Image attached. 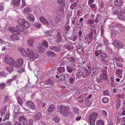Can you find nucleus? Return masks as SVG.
I'll use <instances>...</instances> for the list:
<instances>
[{"label": "nucleus", "mask_w": 125, "mask_h": 125, "mask_svg": "<svg viewBox=\"0 0 125 125\" xmlns=\"http://www.w3.org/2000/svg\"><path fill=\"white\" fill-rule=\"evenodd\" d=\"M6 109L7 106L5 105L2 109L1 113V115L2 116L4 114L6 111Z\"/></svg>", "instance_id": "nucleus-34"}, {"label": "nucleus", "mask_w": 125, "mask_h": 125, "mask_svg": "<svg viewBox=\"0 0 125 125\" xmlns=\"http://www.w3.org/2000/svg\"><path fill=\"white\" fill-rule=\"evenodd\" d=\"M101 57L103 59H105L106 57V55L105 53H103L101 54Z\"/></svg>", "instance_id": "nucleus-56"}, {"label": "nucleus", "mask_w": 125, "mask_h": 125, "mask_svg": "<svg viewBox=\"0 0 125 125\" xmlns=\"http://www.w3.org/2000/svg\"><path fill=\"white\" fill-rule=\"evenodd\" d=\"M116 64L117 66L119 67H122L123 66V65L122 64L119 62H118L116 63Z\"/></svg>", "instance_id": "nucleus-63"}, {"label": "nucleus", "mask_w": 125, "mask_h": 125, "mask_svg": "<svg viewBox=\"0 0 125 125\" xmlns=\"http://www.w3.org/2000/svg\"><path fill=\"white\" fill-rule=\"evenodd\" d=\"M6 69L9 72H11L13 70V68L10 67L6 68Z\"/></svg>", "instance_id": "nucleus-52"}, {"label": "nucleus", "mask_w": 125, "mask_h": 125, "mask_svg": "<svg viewBox=\"0 0 125 125\" xmlns=\"http://www.w3.org/2000/svg\"><path fill=\"white\" fill-rule=\"evenodd\" d=\"M50 49L56 52H59L60 50V47L58 46H51L50 47Z\"/></svg>", "instance_id": "nucleus-12"}, {"label": "nucleus", "mask_w": 125, "mask_h": 125, "mask_svg": "<svg viewBox=\"0 0 125 125\" xmlns=\"http://www.w3.org/2000/svg\"><path fill=\"white\" fill-rule=\"evenodd\" d=\"M97 116V114L95 113H92L90 115L89 119L91 125H95V121Z\"/></svg>", "instance_id": "nucleus-3"}, {"label": "nucleus", "mask_w": 125, "mask_h": 125, "mask_svg": "<svg viewBox=\"0 0 125 125\" xmlns=\"http://www.w3.org/2000/svg\"><path fill=\"white\" fill-rule=\"evenodd\" d=\"M102 44L100 43L98 44L97 46L96 49L97 50H102L101 48H102Z\"/></svg>", "instance_id": "nucleus-49"}, {"label": "nucleus", "mask_w": 125, "mask_h": 125, "mask_svg": "<svg viewBox=\"0 0 125 125\" xmlns=\"http://www.w3.org/2000/svg\"><path fill=\"white\" fill-rule=\"evenodd\" d=\"M30 58H32V59H35L39 57V55L38 54L36 53H34L33 52V54L32 55H30Z\"/></svg>", "instance_id": "nucleus-29"}, {"label": "nucleus", "mask_w": 125, "mask_h": 125, "mask_svg": "<svg viewBox=\"0 0 125 125\" xmlns=\"http://www.w3.org/2000/svg\"><path fill=\"white\" fill-rule=\"evenodd\" d=\"M117 17L120 20H123L125 19V16L122 14H118Z\"/></svg>", "instance_id": "nucleus-30"}, {"label": "nucleus", "mask_w": 125, "mask_h": 125, "mask_svg": "<svg viewBox=\"0 0 125 125\" xmlns=\"http://www.w3.org/2000/svg\"><path fill=\"white\" fill-rule=\"evenodd\" d=\"M27 19L29 21L33 22L35 20V18L34 16L32 14H28L27 17Z\"/></svg>", "instance_id": "nucleus-13"}, {"label": "nucleus", "mask_w": 125, "mask_h": 125, "mask_svg": "<svg viewBox=\"0 0 125 125\" xmlns=\"http://www.w3.org/2000/svg\"><path fill=\"white\" fill-rule=\"evenodd\" d=\"M37 50L38 52L40 53H42L44 51V49L40 45H38L37 46Z\"/></svg>", "instance_id": "nucleus-19"}, {"label": "nucleus", "mask_w": 125, "mask_h": 125, "mask_svg": "<svg viewBox=\"0 0 125 125\" xmlns=\"http://www.w3.org/2000/svg\"><path fill=\"white\" fill-rule=\"evenodd\" d=\"M61 20V17L59 16L57 17L55 20V21L56 22H59Z\"/></svg>", "instance_id": "nucleus-54"}, {"label": "nucleus", "mask_w": 125, "mask_h": 125, "mask_svg": "<svg viewBox=\"0 0 125 125\" xmlns=\"http://www.w3.org/2000/svg\"><path fill=\"white\" fill-rule=\"evenodd\" d=\"M73 113L75 114H78L79 113V109L76 106L73 107Z\"/></svg>", "instance_id": "nucleus-27"}, {"label": "nucleus", "mask_w": 125, "mask_h": 125, "mask_svg": "<svg viewBox=\"0 0 125 125\" xmlns=\"http://www.w3.org/2000/svg\"><path fill=\"white\" fill-rule=\"evenodd\" d=\"M24 10L26 12H30L31 11L29 7H26L24 9Z\"/></svg>", "instance_id": "nucleus-53"}, {"label": "nucleus", "mask_w": 125, "mask_h": 125, "mask_svg": "<svg viewBox=\"0 0 125 125\" xmlns=\"http://www.w3.org/2000/svg\"><path fill=\"white\" fill-rule=\"evenodd\" d=\"M51 81V80L49 79L48 81L47 82H45V84H48L49 85L51 86H53V83L52 82H50V81Z\"/></svg>", "instance_id": "nucleus-44"}, {"label": "nucleus", "mask_w": 125, "mask_h": 125, "mask_svg": "<svg viewBox=\"0 0 125 125\" xmlns=\"http://www.w3.org/2000/svg\"><path fill=\"white\" fill-rule=\"evenodd\" d=\"M108 100H109L108 98L104 97L102 101L104 103H106L108 102Z\"/></svg>", "instance_id": "nucleus-45"}, {"label": "nucleus", "mask_w": 125, "mask_h": 125, "mask_svg": "<svg viewBox=\"0 0 125 125\" xmlns=\"http://www.w3.org/2000/svg\"><path fill=\"white\" fill-rule=\"evenodd\" d=\"M21 0H13V3L14 6L17 7L19 4Z\"/></svg>", "instance_id": "nucleus-24"}, {"label": "nucleus", "mask_w": 125, "mask_h": 125, "mask_svg": "<svg viewBox=\"0 0 125 125\" xmlns=\"http://www.w3.org/2000/svg\"><path fill=\"white\" fill-rule=\"evenodd\" d=\"M42 117V115L41 113L40 112L37 113L36 115L33 116L34 119L36 120H39Z\"/></svg>", "instance_id": "nucleus-15"}, {"label": "nucleus", "mask_w": 125, "mask_h": 125, "mask_svg": "<svg viewBox=\"0 0 125 125\" xmlns=\"http://www.w3.org/2000/svg\"><path fill=\"white\" fill-rule=\"evenodd\" d=\"M102 113L105 116H107V114L105 110H103L102 112Z\"/></svg>", "instance_id": "nucleus-60"}, {"label": "nucleus", "mask_w": 125, "mask_h": 125, "mask_svg": "<svg viewBox=\"0 0 125 125\" xmlns=\"http://www.w3.org/2000/svg\"><path fill=\"white\" fill-rule=\"evenodd\" d=\"M85 102L86 105L87 106H89L90 104V102L89 100L87 98H86L85 99Z\"/></svg>", "instance_id": "nucleus-43"}, {"label": "nucleus", "mask_w": 125, "mask_h": 125, "mask_svg": "<svg viewBox=\"0 0 125 125\" xmlns=\"http://www.w3.org/2000/svg\"><path fill=\"white\" fill-rule=\"evenodd\" d=\"M42 46L46 48L48 47V43L46 41L44 40L42 43Z\"/></svg>", "instance_id": "nucleus-33"}, {"label": "nucleus", "mask_w": 125, "mask_h": 125, "mask_svg": "<svg viewBox=\"0 0 125 125\" xmlns=\"http://www.w3.org/2000/svg\"><path fill=\"white\" fill-rule=\"evenodd\" d=\"M52 120L58 123L60 120V118L58 117H54L52 119Z\"/></svg>", "instance_id": "nucleus-41"}, {"label": "nucleus", "mask_w": 125, "mask_h": 125, "mask_svg": "<svg viewBox=\"0 0 125 125\" xmlns=\"http://www.w3.org/2000/svg\"><path fill=\"white\" fill-rule=\"evenodd\" d=\"M33 25L35 28H38L41 26V24L39 21H37L35 22Z\"/></svg>", "instance_id": "nucleus-31"}, {"label": "nucleus", "mask_w": 125, "mask_h": 125, "mask_svg": "<svg viewBox=\"0 0 125 125\" xmlns=\"http://www.w3.org/2000/svg\"><path fill=\"white\" fill-rule=\"evenodd\" d=\"M55 106L54 105L51 104L48 108L47 110L49 113H52L55 110Z\"/></svg>", "instance_id": "nucleus-14"}, {"label": "nucleus", "mask_w": 125, "mask_h": 125, "mask_svg": "<svg viewBox=\"0 0 125 125\" xmlns=\"http://www.w3.org/2000/svg\"><path fill=\"white\" fill-rule=\"evenodd\" d=\"M34 42V41L33 39H29L27 41V43L29 45L32 46H33V44Z\"/></svg>", "instance_id": "nucleus-25"}, {"label": "nucleus", "mask_w": 125, "mask_h": 125, "mask_svg": "<svg viewBox=\"0 0 125 125\" xmlns=\"http://www.w3.org/2000/svg\"><path fill=\"white\" fill-rule=\"evenodd\" d=\"M122 72V70L121 69H117L115 72V73L116 74L120 75Z\"/></svg>", "instance_id": "nucleus-47"}, {"label": "nucleus", "mask_w": 125, "mask_h": 125, "mask_svg": "<svg viewBox=\"0 0 125 125\" xmlns=\"http://www.w3.org/2000/svg\"><path fill=\"white\" fill-rule=\"evenodd\" d=\"M63 10L64 9L63 7L58 6L55 8V12L56 14L60 15L63 13Z\"/></svg>", "instance_id": "nucleus-7"}, {"label": "nucleus", "mask_w": 125, "mask_h": 125, "mask_svg": "<svg viewBox=\"0 0 125 125\" xmlns=\"http://www.w3.org/2000/svg\"><path fill=\"white\" fill-rule=\"evenodd\" d=\"M56 36L57 38H61V35L60 34L59 32H58L56 35Z\"/></svg>", "instance_id": "nucleus-64"}, {"label": "nucleus", "mask_w": 125, "mask_h": 125, "mask_svg": "<svg viewBox=\"0 0 125 125\" xmlns=\"http://www.w3.org/2000/svg\"><path fill=\"white\" fill-rule=\"evenodd\" d=\"M33 54V51L30 48H28L27 49V51H26L25 53L24 54V55L25 56L30 58V55H32Z\"/></svg>", "instance_id": "nucleus-9"}, {"label": "nucleus", "mask_w": 125, "mask_h": 125, "mask_svg": "<svg viewBox=\"0 0 125 125\" xmlns=\"http://www.w3.org/2000/svg\"><path fill=\"white\" fill-rule=\"evenodd\" d=\"M5 85L4 83L1 84L0 85V88L1 89H3L4 88Z\"/></svg>", "instance_id": "nucleus-58"}, {"label": "nucleus", "mask_w": 125, "mask_h": 125, "mask_svg": "<svg viewBox=\"0 0 125 125\" xmlns=\"http://www.w3.org/2000/svg\"><path fill=\"white\" fill-rule=\"evenodd\" d=\"M114 26L115 27H117L118 28H120L121 26V24L119 23L118 22L115 23Z\"/></svg>", "instance_id": "nucleus-42"}, {"label": "nucleus", "mask_w": 125, "mask_h": 125, "mask_svg": "<svg viewBox=\"0 0 125 125\" xmlns=\"http://www.w3.org/2000/svg\"><path fill=\"white\" fill-rule=\"evenodd\" d=\"M18 50L20 52L22 53L24 56V54L25 53L26 51L24 50L23 48H20L18 49Z\"/></svg>", "instance_id": "nucleus-36"}, {"label": "nucleus", "mask_w": 125, "mask_h": 125, "mask_svg": "<svg viewBox=\"0 0 125 125\" xmlns=\"http://www.w3.org/2000/svg\"><path fill=\"white\" fill-rule=\"evenodd\" d=\"M57 3L59 5L62 6V7L65 6L64 1L63 0H57Z\"/></svg>", "instance_id": "nucleus-18"}, {"label": "nucleus", "mask_w": 125, "mask_h": 125, "mask_svg": "<svg viewBox=\"0 0 125 125\" xmlns=\"http://www.w3.org/2000/svg\"><path fill=\"white\" fill-rule=\"evenodd\" d=\"M123 2V0H115L114 1V3L116 5L119 6L122 5Z\"/></svg>", "instance_id": "nucleus-16"}, {"label": "nucleus", "mask_w": 125, "mask_h": 125, "mask_svg": "<svg viewBox=\"0 0 125 125\" xmlns=\"http://www.w3.org/2000/svg\"><path fill=\"white\" fill-rule=\"evenodd\" d=\"M22 25H23L24 27L26 29L28 28L31 25L29 22L28 21L26 22L25 21H24Z\"/></svg>", "instance_id": "nucleus-17"}, {"label": "nucleus", "mask_w": 125, "mask_h": 125, "mask_svg": "<svg viewBox=\"0 0 125 125\" xmlns=\"http://www.w3.org/2000/svg\"><path fill=\"white\" fill-rule=\"evenodd\" d=\"M18 119L21 125H27L28 122L27 119L24 116L21 115L18 117Z\"/></svg>", "instance_id": "nucleus-4"}, {"label": "nucleus", "mask_w": 125, "mask_h": 125, "mask_svg": "<svg viewBox=\"0 0 125 125\" xmlns=\"http://www.w3.org/2000/svg\"><path fill=\"white\" fill-rule=\"evenodd\" d=\"M40 19L41 22L45 24L49 25L50 24V23L49 21L43 17H41L40 18Z\"/></svg>", "instance_id": "nucleus-11"}, {"label": "nucleus", "mask_w": 125, "mask_h": 125, "mask_svg": "<svg viewBox=\"0 0 125 125\" xmlns=\"http://www.w3.org/2000/svg\"><path fill=\"white\" fill-rule=\"evenodd\" d=\"M67 70L69 73H71L73 71L72 69H71V68L68 66H67L66 68Z\"/></svg>", "instance_id": "nucleus-51"}, {"label": "nucleus", "mask_w": 125, "mask_h": 125, "mask_svg": "<svg viewBox=\"0 0 125 125\" xmlns=\"http://www.w3.org/2000/svg\"><path fill=\"white\" fill-rule=\"evenodd\" d=\"M112 44L118 48H122L123 46V44L122 43L116 40H114Z\"/></svg>", "instance_id": "nucleus-8"}, {"label": "nucleus", "mask_w": 125, "mask_h": 125, "mask_svg": "<svg viewBox=\"0 0 125 125\" xmlns=\"http://www.w3.org/2000/svg\"><path fill=\"white\" fill-rule=\"evenodd\" d=\"M4 61L6 63L10 64L11 67H13L15 60L10 56L6 55L4 58Z\"/></svg>", "instance_id": "nucleus-2"}, {"label": "nucleus", "mask_w": 125, "mask_h": 125, "mask_svg": "<svg viewBox=\"0 0 125 125\" xmlns=\"http://www.w3.org/2000/svg\"><path fill=\"white\" fill-rule=\"evenodd\" d=\"M10 30L11 31L13 32V33H16L17 34L19 33L17 32L16 27V28L14 27H11L10 29Z\"/></svg>", "instance_id": "nucleus-32"}, {"label": "nucleus", "mask_w": 125, "mask_h": 125, "mask_svg": "<svg viewBox=\"0 0 125 125\" xmlns=\"http://www.w3.org/2000/svg\"><path fill=\"white\" fill-rule=\"evenodd\" d=\"M25 105L30 109L34 110L35 109V105L34 103L31 101H26L25 104Z\"/></svg>", "instance_id": "nucleus-5"}, {"label": "nucleus", "mask_w": 125, "mask_h": 125, "mask_svg": "<svg viewBox=\"0 0 125 125\" xmlns=\"http://www.w3.org/2000/svg\"><path fill=\"white\" fill-rule=\"evenodd\" d=\"M107 78V73H101L100 76V78Z\"/></svg>", "instance_id": "nucleus-28"}, {"label": "nucleus", "mask_w": 125, "mask_h": 125, "mask_svg": "<svg viewBox=\"0 0 125 125\" xmlns=\"http://www.w3.org/2000/svg\"><path fill=\"white\" fill-rule=\"evenodd\" d=\"M97 69L96 68H94L92 69L90 71V73H92L93 74H94L95 73Z\"/></svg>", "instance_id": "nucleus-37"}, {"label": "nucleus", "mask_w": 125, "mask_h": 125, "mask_svg": "<svg viewBox=\"0 0 125 125\" xmlns=\"http://www.w3.org/2000/svg\"><path fill=\"white\" fill-rule=\"evenodd\" d=\"M94 21L93 20H89L88 21V23L87 24L88 25L89 24H93L94 23Z\"/></svg>", "instance_id": "nucleus-55"}, {"label": "nucleus", "mask_w": 125, "mask_h": 125, "mask_svg": "<svg viewBox=\"0 0 125 125\" xmlns=\"http://www.w3.org/2000/svg\"><path fill=\"white\" fill-rule=\"evenodd\" d=\"M88 37L90 40H92L93 39V33H92V32H91L88 35Z\"/></svg>", "instance_id": "nucleus-50"}, {"label": "nucleus", "mask_w": 125, "mask_h": 125, "mask_svg": "<svg viewBox=\"0 0 125 125\" xmlns=\"http://www.w3.org/2000/svg\"><path fill=\"white\" fill-rule=\"evenodd\" d=\"M107 50L111 54H112V50L110 48V47H108Z\"/></svg>", "instance_id": "nucleus-59"}, {"label": "nucleus", "mask_w": 125, "mask_h": 125, "mask_svg": "<svg viewBox=\"0 0 125 125\" xmlns=\"http://www.w3.org/2000/svg\"><path fill=\"white\" fill-rule=\"evenodd\" d=\"M47 53L48 55L52 57L55 56L56 55V54L55 53L50 51H49L47 52Z\"/></svg>", "instance_id": "nucleus-26"}, {"label": "nucleus", "mask_w": 125, "mask_h": 125, "mask_svg": "<svg viewBox=\"0 0 125 125\" xmlns=\"http://www.w3.org/2000/svg\"><path fill=\"white\" fill-rule=\"evenodd\" d=\"M16 27L17 32L19 31H23L24 30V29L21 25H18L16 26Z\"/></svg>", "instance_id": "nucleus-22"}, {"label": "nucleus", "mask_w": 125, "mask_h": 125, "mask_svg": "<svg viewBox=\"0 0 125 125\" xmlns=\"http://www.w3.org/2000/svg\"><path fill=\"white\" fill-rule=\"evenodd\" d=\"M103 94L104 95H108L109 94V93L108 91H104Z\"/></svg>", "instance_id": "nucleus-57"}, {"label": "nucleus", "mask_w": 125, "mask_h": 125, "mask_svg": "<svg viewBox=\"0 0 125 125\" xmlns=\"http://www.w3.org/2000/svg\"><path fill=\"white\" fill-rule=\"evenodd\" d=\"M13 33L14 34H11L9 36V37L10 40H11L13 41H15L17 40H19L20 38L18 36L16 35H17V34L14 33Z\"/></svg>", "instance_id": "nucleus-10"}, {"label": "nucleus", "mask_w": 125, "mask_h": 125, "mask_svg": "<svg viewBox=\"0 0 125 125\" xmlns=\"http://www.w3.org/2000/svg\"><path fill=\"white\" fill-rule=\"evenodd\" d=\"M9 113H6L5 115L4 118H3V121H5L6 120L8 119L9 118Z\"/></svg>", "instance_id": "nucleus-39"}, {"label": "nucleus", "mask_w": 125, "mask_h": 125, "mask_svg": "<svg viewBox=\"0 0 125 125\" xmlns=\"http://www.w3.org/2000/svg\"><path fill=\"white\" fill-rule=\"evenodd\" d=\"M57 110L60 115L64 116H67L70 114L69 107L61 105L57 107Z\"/></svg>", "instance_id": "nucleus-1"}, {"label": "nucleus", "mask_w": 125, "mask_h": 125, "mask_svg": "<svg viewBox=\"0 0 125 125\" xmlns=\"http://www.w3.org/2000/svg\"><path fill=\"white\" fill-rule=\"evenodd\" d=\"M83 72L82 70L80 69H79L77 71L76 76L78 77H79L80 76H81V77H82V76H83Z\"/></svg>", "instance_id": "nucleus-20"}, {"label": "nucleus", "mask_w": 125, "mask_h": 125, "mask_svg": "<svg viewBox=\"0 0 125 125\" xmlns=\"http://www.w3.org/2000/svg\"><path fill=\"white\" fill-rule=\"evenodd\" d=\"M23 63V60L22 59H20L17 60V63L14 62L13 67L18 68L20 67Z\"/></svg>", "instance_id": "nucleus-6"}, {"label": "nucleus", "mask_w": 125, "mask_h": 125, "mask_svg": "<svg viewBox=\"0 0 125 125\" xmlns=\"http://www.w3.org/2000/svg\"><path fill=\"white\" fill-rule=\"evenodd\" d=\"M57 70L59 73H62L64 72L65 71L64 68V67L60 66L58 67Z\"/></svg>", "instance_id": "nucleus-21"}, {"label": "nucleus", "mask_w": 125, "mask_h": 125, "mask_svg": "<svg viewBox=\"0 0 125 125\" xmlns=\"http://www.w3.org/2000/svg\"><path fill=\"white\" fill-rule=\"evenodd\" d=\"M25 21L24 20L22 19H19L17 21L18 23L20 24L23 25Z\"/></svg>", "instance_id": "nucleus-35"}, {"label": "nucleus", "mask_w": 125, "mask_h": 125, "mask_svg": "<svg viewBox=\"0 0 125 125\" xmlns=\"http://www.w3.org/2000/svg\"><path fill=\"white\" fill-rule=\"evenodd\" d=\"M77 24L78 26V28H81L83 26L82 23H81L80 22L78 21L77 22Z\"/></svg>", "instance_id": "nucleus-48"}, {"label": "nucleus", "mask_w": 125, "mask_h": 125, "mask_svg": "<svg viewBox=\"0 0 125 125\" xmlns=\"http://www.w3.org/2000/svg\"><path fill=\"white\" fill-rule=\"evenodd\" d=\"M107 67L106 66H105L102 69V72L105 73H107Z\"/></svg>", "instance_id": "nucleus-46"}, {"label": "nucleus", "mask_w": 125, "mask_h": 125, "mask_svg": "<svg viewBox=\"0 0 125 125\" xmlns=\"http://www.w3.org/2000/svg\"><path fill=\"white\" fill-rule=\"evenodd\" d=\"M55 77L57 78H58V77H62V78H65V77L64 76V75H63V74H61L60 76L59 77V76L58 75H56V76H55Z\"/></svg>", "instance_id": "nucleus-62"}, {"label": "nucleus", "mask_w": 125, "mask_h": 125, "mask_svg": "<svg viewBox=\"0 0 125 125\" xmlns=\"http://www.w3.org/2000/svg\"><path fill=\"white\" fill-rule=\"evenodd\" d=\"M17 101L18 104L20 105L22 104V100L21 98L20 97L17 98Z\"/></svg>", "instance_id": "nucleus-40"}, {"label": "nucleus", "mask_w": 125, "mask_h": 125, "mask_svg": "<svg viewBox=\"0 0 125 125\" xmlns=\"http://www.w3.org/2000/svg\"><path fill=\"white\" fill-rule=\"evenodd\" d=\"M104 122L101 120H99L96 122V124L97 125H104Z\"/></svg>", "instance_id": "nucleus-38"}, {"label": "nucleus", "mask_w": 125, "mask_h": 125, "mask_svg": "<svg viewBox=\"0 0 125 125\" xmlns=\"http://www.w3.org/2000/svg\"><path fill=\"white\" fill-rule=\"evenodd\" d=\"M24 70H23V68H21L19 69V70H18V72L19 73H21L23 72Z\"/></svg>", "instance_id": "nucleus-61"}, {"label": "nucleus", "mask_w": 125, "mask_h": 125, "mask_svg": "<svg viewBox=\"0 0 125 125\" xmlns=\"http://www.w3.org/2000/svg\"><path fill=\"white\" fill-rule=\"evenodd\" d=\"M116 107L117 109H118L121 105V101L119 99H117L116 101Z\"/></svg>", "instance_id": "nucleus-23"}]
</instances>
